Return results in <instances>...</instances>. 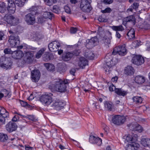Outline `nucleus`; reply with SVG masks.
Instances as JSON below:
<instances>
[{
  "instance_id": "obj_30",
  "label": "nucleus",
  "mask_w": 150,
  "mask_h": 150,
  "mask_svg": "<svg viewBox=\"0 0 150 150\" xmlns=\"http://www.w3.org/2000/svg\"><path fill=\"white\" fill-rule=\"evenodd\" d=\"M16 5L14 3L12 4H8V11L11 13H13L15 12L16 10Z\"/></svg>"
},
{
  "instance_id": "obj_22",
  "label": "nucleus",
  "mask_w": 150,
  "mask_h": 150,
  "mask_svg": "<svg viewBox=\"0 0 150 150\" xmlns=\"http://www.w3.org/2000/svg\"><path fill=\"white\" fill-rule=\"evenodd\" d=\"M125 73L128 75H132L134 73V70L132 66H128L125 68Z\"/></svg>"
},
{
  "instance_id": "obj_49",
  "label": "nucleus",
  "mask_w": 150,
  "mask_h": 150,
  "mask_svg": "<svg viewBox=\"0 0 150 150\" xmlns=\"http://www.w3.org/2000/svg\"><path fill=\"white\" fill-rule=\"evenodd\" d=\"M38 10L37 7L36 6H32L31 8H30V10L31 13H33L35 15L37 13V11Z\"/></svg>"
},
{
  "instance_id": "obj_51",
  "label": "nucleus",
  "mask_w": 150,
  "mask_h": 150,
  "mask_svg": "<svg viewBox=\"0 0 150 150\" xmlns=\"http://www.w3.org/2000/svg\"><path fill=\"white\" fill-rule=\"evenodd\" d=\"M60 11L59 8L57 6H54L53 8V12L56 13H58Z\"/></svg>"
},
{
  "instance_id": "obj_29",
  "label": "nucleus",
  "mask_w": 150,
  "mask_h": 150,
  "mask_svg": "<svg viewBox=\"0 0 150 150\" xmlns=\"http://www.w3.org/2000/svg\"><path fill=\"white\" fill-rule=\"evenodd\" d=\"M66 64L65 63H59L57 65L58 71L61 72L64 71L65 68Z\"/></svg>"
},
{
  "instance_id": "obj_33",
  "label": "nucleus",
  "mask_w": 150,
  "mask_h": 150,
  "mask_svg": "<svg viewBox=\"0 0 150 150\" xmlns=\"http://www.w3.org/2000/svg\"><path fill=\"white\" fill-rule=\"evenodd\" d=\"M85 56L88 59H92L94 57V55L90 50H88L85 53Z\"/></svg>"
},
{
  "instance_id": "obj_36",
  "label": "nucleus",
  "mask_w": 150,
  "mask_h": 150,
  "mask_svg": "<svg viewBox=\"0 0 150 150\" xmlns=\"http://www.w3.org/2000/svg\"><path fill=\"white\" fill-rule=\"evenodd\" d=\"M139 4L137 2H134L132 4L129 8L127 9L128 11L132 12L133 9L136 10L139 6Z\"/></svg>"
},
{
  "instance_id": "obj_20",
  "label": "nucleus",
  "mask_w": 150,
  "mask_h": 150,
  "mask_svg": "<svg viewBox=\"0 0 150 150\" xmlns=\"http://www.w3.org/2000/svg\"><path fill=\"white\" fill-rule=\"evenodd\" d=\"M24 55L23 52L20 50L14 51L12 53V57L15 59H21Z\"/></svg>"
},
{
  "instance_id": "obj_15",
  "label": "nucleus",
  "mask_w": 150,
  "mask_h": 150,
  "mask_svg": "<svg viewBox=\"0 0 150 150\" xmlns=\"http://www.w3.org/2000/svg\"><path fill=\"white\" fill-rule=\"evenodd\" d=\"M17 128L16 124L13 122H10L6 125V130L9 132H11L15 131Z\"/></svg>"
},
{
  "instance_id": "obj_16",
  "label": "nucleus",
  "mask_w": 150,
  "mask_h": 150,
  "mask_svg": "<svg viewBox=\"0 0 150 150\" xmlns=\"http://www.w3.org/2000/svg\"><path fill=\"white\" fill-rule=\"evenodd\" d=\"M32 80L34 82H38L40 77V73L38 70H35L31 71Z\"/></svg>"
},
{
  "instance_id": "obj_12",
  "label": "nucleus",
  "mask_w": 150,
  "mask_h": 150,
  "mask_svg": "<svg viewBox=\"0 0 150 150\" xmlns=\"http://www.w3.org/2000/svg\"><path fill=\"white\" fill-rule=\"evenodd\" d=\"M98 39L96 37H92L90 39L87 40L86 41V47L88 49H91L96 44Z\"/></svg>"
},
{
  "instance_id": "obj_9",
  "label": "nucleus",
  "mask_w": 150,
  "mask_h": 150,
  "mask_svg": "<svg viewBox=\"0 0 150 150\" xmlns=\"http://www.w3.org/2000/svg\"><path fill=\"white\" fill-rule=\"evenodd\" d=\"M126 50L124 45L116 47L114 48L112 54L115 55L118 54L120 55L124 56L127 53Z\"/></svg>"
},
{
  "instance_id": "obj_31",
  "label": "nucleus",
  "mask_w": 150,
  "mask_h": 150,
  "mask_svg": "<svg viewBox=\"0 0 150 150\" xmlns=\"http://www.w3.org/2000/svg\"><path fill=\"white\" fill-rule=\"evenodd\" d=\"M44 65L48 71H53L54 70L55 67L52 64L46 63H44Z\"/></svg>"
},
{
  "instance_id": "obj_45",
  "label": "nucleus",
  "mask_w": 150,
  "mask_h": 150,
  "mask_svg": "<svg viewBox=\"0 0 150 150\" xmlns=\"http://www.w3.org/2000/svg\"><path fill=\"white\" fill-rule=\"evenodd\" d=\"M45 3L47 5L51 6L53 3L57 2V0H44Z\"/></svg>"
},
{
  "instance_id": "obj_6",
  "label": "nucleus",
  "mask_w": 150,
  "mask_h": 150,
  "mask_svg": "<svg viewBox=\"0 0 150 150\" xmlns=\"http://www.w3.org/2000/svg\"><path fill=\"white\" fill-rule=\"evenodd\" d=\"M125 120V117L124 116L116 115L112 117V122L115 125H120L123 124Z\"/></svg>"
},
{
  "instance_id": "obj_46",
  "label": "nucleus",
  "mask_w": 150,
  "mask_h": 150,
  "mask_svg": "<svg viewBox=\"0 0 150 150\" xmlns=\"http://www.w3.org/2000/svg\"><path fill=\"white\" fill-rule=\"evenodd\" d=\"M104 44L105 45L109 47V45L110 44V40L109 38H104L103 39Z\"/></svg>"
},
{
  "instance_id": "obj_41",
  "label": "nucleus",
  "mask_w": 150,
  "mask_h": 150,
  "mask_svg": "<svg viewBox=\"0 0 150 150\" xmlns=\"http://www.w3.org/2000/svg\"><path fill=\"white\" fill-rule=\"evenodd\" d=\"M8 139V137L6 134H0V141L1 142H5Z\"/></svg>"
},
{
  "instance_id": "obj_7",
  "label": "nucleus",
  "mask_w": 150,
  "mask_h": 150,
  "mask_svg": "<svg viewBox=\"0 0 150 150\" xmlns=\"http://www.w3.org/2000/svg\"><path fill=\"white\" fill-rule=\"evenodd\" d=\"M52 95L51 93L43 94L40 97V100L43 104L46 105H49L52 102Z\"/></svg>"
},
{
  "instance_id": "obj_57",
  "label": "nucleus",
  "mask_w": 150,
  "mask_h": 150,
  "mask_svg": "<svg viewBox=\"0 0 150 150\" xmlns=\"http://www.w3.org/2000/svg\"><path fill=\"white\" fill-rule=\"evenodd\" d=\"M98 20L100 22H106L107 21V20L103 17L102 16H99Z\"/></svg>"
},
{
  "instance_id": "obj_58",
  "label": "nucleus",
  "mask_w": 150,
  "mask_h": 150,
  "mask_svg": "<svg viewBox=\"0 0 150 150\" xmlns=\"http://www.w3.org/2000/svg\"><path fill=\"white\" fill-rule=\"evenodd\" d=\"M80 52V51L79 50H77V49L75 50L72 53L73 54V55H74L75 56H78Z\"/></svg>"
},
{
  "instance_id": "obj_40",
  "label": "nucleus",
  "mask_w": 150,
  "mask_h": 150,
  "mask_svg": "<svg viewBox=\"0 0 150 150\" xmlns=\"http://www.w3.org/2000/svg\"><path fill=\"white\" fill-rule=\"evenodd\" d=\"M45 50V48H43L41 49L36 53L35 55L36 58L37 59L40 58Z\"/></svg>"
},
{
  "instance_id": "obj_61",
  "label": "nucleus",
  "mask_w": 150,
  "mask_h": 150,
  "mask_svg": "<svg viewBox=\"0 0 150 150\" xmlns=\"http://www.w3.org/2000/svg\"><path fill=\"white\" fill-rule=\"evenodd\" d=\"M4 34L3 32L0 31V41L2 40L4 38Z\"/></svg>"
},
{
  "instance_id": "obj_53",
  "label": "nucleus",
  "mask_w": 150,
  "mask_h": 150,
  "mask_svg": "<svg viewBox=\"0 0 150 150\" xmlns=\"http://www.w3.org/2000/svg\"><path fill=\"white\" fill-rule=\"evenodd\" d=\"M137 127H136L135 131H137L139 132H141L143 131V129L142 127L139 124H137Z\"/></svg>"
},
{
  "instance_id": "obj_4",
  "label": "nucleus",
  "mask_w": 150,
  "mask_h": 150,
  "mask_svg": "<svg viewBox=\"0 0 150 150\" xmlns=\"http://www.w3.org/2000/svg\"><path fill=\"white\" fill-rule=\"evenodd\" d=\"M91 2V0H81L80 5L81 10L84 12H89L92 9L90 4Z\"/></svg>"
},
{
  "instance_id": "obj_8",
  "label": "nucleus",
  "mask_w": 150,
  "mask_h": 150,
  "mask_svg": "<svg viewBox=\"0 0 150 150\" xmlns=\"http://www.w3.org/2000/svg\"><path fill=\"white\" fill-rule=\"evenodd\" d=\"M4 19L8 24H10L11 25H16L18 23V19L11 15L6 14L4 17Z\"/></svg>"
},
{
  "instance_id": "obj_37",
  "label": "nucleus",
  "mask_w": 150,
  "mask_h": 150,
  "mask_svg": "<svg viewBox=\"0 0 150 150\" xmlns=\"http://www.w3.org/2000/svg\"><path fill=\"white\" fill-rule=\"evenodd\" d=\"M43 57V60L46 62L48 61L52 58V55L49 53L45 54Z\"/></svg>"
},
{
  "instance_id": "obj_44",
  "label": "nucleus",
  "mask_w": 150,
  "mask_h": 150,
  "mask_svg": "<svg viewBox=\"0 0 150 150\" xmlns=\"http://www.w3.org/2000/svg\"><path fill=\"white\" fill-rule=\"evenodd\" d=\"M15 113L17 114V115H15L13 118L12 120L13 122H16L19 119L20 117L18 115L20 116L21 118L23 117H25L23 115H21L20 114L18 113L17 112H15Z\"/></svg>"
},
{
  "instance_id": "obj_11",
  "label": "nucleus",
  "mask_w": 150,
  "mask_h": 150,
  "mask_svg": "<svg viewBox=\"0 0 150 150\" xmlns=\"http://www.w3.org/2000/svg\"><path fill=\"white\" fill-rule=\"evenodd\" d=\"M61 46V43L58 41L55 40L50 43L48 46L49 50L52 52L57 51L58 48Z\"/></svg>"
},
{
  "instance_id": "obj_52",
  "label": "nucleus",
  "mask_w": 150,
  "mask_h": 150,
  "mask_svg": "<svg viewBox=\"0 0 150 150\" xmlns=\"http://www.w3.org/2000/svg\"><path fill=\"white\" fill-rule=\"evenodd\" d=\"M112 11L111 9L109 7H108L104 10L101 11V12L103 13H110Z\"/></svg>"
},
{
  "instance_id": "obj_39",
  "label": "nucleus",
  "mask_w": 150,
  "mask_h": 150,
  "mask_svg": "<svg viewBox=\"0 0 150 150\" xmlns=\"http://www.w3.org/2000/svg\"><path fill=\"white\" fill-rule=\"evenodd\" d=\"M149 142H150V139L145 138H143L141 141L142 144L144 147L149 146Z\"/></svg>"
},
{
  "instance_id": "obj_19",
  "label": "nucleus",
  "mask_w": 150,
  "mask_h": 150,
  "mask_svg": "<svg viewBox=\"0 0 150 150\" xmlns=\"http://www.w3.org/2000/svg\"><path fill=\"white\" fill-rule=\"evenodd\" d=\"M130 23L132 25H134L135 23V17L133 16H130L127 17L123 19V23L126 24Z\"/></svg>"
},
{
  "instance_id": "obj_54",
  "label": "nucleus",
  "mask_w": 150,
  "mask_h": 150,
  "mask_svg": "<svg viewBox=\"0 0 150 150\" xmlns=\"http://www.w3.org/2000/svg\"><path fill=\"white\" fill-rule=\"evenodd\" d=\"M46 19L44 18V17L42 16L38 18V23H42L45 22L46 21Z\"/></svg>"
},
{
  "instance_id": "obj_27",
  "label": "nucleus",
  "mask_w": 150,
  "mask_h": 150,
  "mask_svg": "<svg viewBox=\"0 0 150 150\" xmlns=\"http://www.w3.org/2000/svg\"><path fill=\"white\" fill-rule=\"evenodd\" d=\"M111 28L116 32H122L124 30V28L122 25H120L118 26H111Z\"/></svg>"
},
{
  "instance_id": "obj_28",
  "label": "nucleus",
  "mask_w": 150,
  "mask_h": 150,
  "mask_svg": "<svg viewBox=\"0 0 150 150\" xmlns=\"http://www.w3.org/2000/svg\"><path fill=\"white\" fill-rule=\"evenodd\" d=\"M135 31L134 29L131 28L127 33V38L129 39H133L135 38Z\"/></svg>"
},
{
  "instance_id": "obj_64",
  "label": "nucleus",
  "mask_w": 150,
  "mask_h": 150,
  "mask_svg": "<svg viewBox=\"0 0 150 150\" xmlns=\"http://www.w3.org/2000/svg\"><path fill=\"white\" fill-rule=\"evenodd\" d=\"M28 118L29 120L33 121H34L35 120L34 116L32 115H28Z\"/></svg>"
},
{
  "instance_id": "obj_63",
  "label": "nucleus",
  "mask_w": 150,
  "mask_h": 150,
  "mask_svg": "<svg viewBox=\"0 0 150 150\" xmlns=\"http://www.w3.org/2000/svg\"><path fill=\"white\" fill-rule=\"evenodd\" d=\"M66 13L69 14H71V13L70 8L69 6H66Z\"/></svg>"
},
{
  "instance_id": "obj_1",
  "label": "nucleus",
  "mask_w": 150,
  "mask_h": 150,
  "mask_svg": "<svg viewBox=\"0 0 150 150\" xmlns=\"http://www.w3.org/2000/svg\"><path fill=\"white\" fill-rule=\"evenodd\" d=\"M51 89L59 92H63L66 90V82L65 80H56L54 81V84H52Z\"/></svg>"
},
{
  "instance_id": "obj_60",
  "label": "nucleus",
  "mask_w": 150,
  "mask_h": 150,
  "mask_svg": "<svg viewBox=\"0 0 150 150\" xmlns=\"http://www.w3.org/2000/svg\"><path fill=\"white\" fill-rule=\"evenodd\" d=\"M113 0H104V3L105 4H110L113 2Z\"/></svg>"
},
{
  "instance_id": "obj_23",
  "label": "nucleus",
  "mask_w": 150,
  "mask_h": 150,
  "mask_svg": "<svg viewBox=\"0 0 150 150\" xmlns=\"http://www.w3.org/2000/svg\"><path fill=\"white\" fill-rule=\"evenodd\" d=\"M139 147V145L138 143H132L129 144L126 150H138Z\"/></svg>"
},
{
  "instance_id": "obj_38",
  "label": "nucleus",
  "mask_w": 150,
  "mask_h": 150,
  "mask_svg": "<svg viewBox=\"0 0 150 150\" xmlns=\"http://www.w3.org/2000/svg\"><path fill=\"white\" fill-rule=\"evenodd\" d=\"M6 10V5L4 2L0 3V13H5Z\"/></svg>"
},
{
  "instance_id": "obj_3",
  "label": "nucleus",
  "mask_w": 150,
  "mask_h": 150,
  "mask_svg": "<svg viewBox=\"0 0 150 150\" xmlns=\"http://www.w3.org/2000/svg\"><path fill=\"white\" fill-rule=\"evenodd\" d=\"M12 65V62L10 58L2 56L0 58V67L2 68L10 69Z\"/></svg>"
},
{
  "instance_id": "obj_42",
  "label": "nucleus",
  "mask_w": 150,
  "mask_h": 150,
  "mask_svg": "<svg viewBox=\"0 0 150 150\" xmlns=\"http://www.w3.org/2000/svg\"><path fill=\"white\" fill-rule=\"evenodd\" d=\"M61 103L59 102H55L52 105L54 108L57 110H59L60 108Z\"/></svg>"
},
{
  "instance_id": "obj_24",
  "label": "nucleus",
  "mask_w": 150,
  "mask_h": 150,
  "mask_svg": "<svg viewBox=\"0 0 150 150\" xmlns=\"http://www.w3.org/2000/svg\"><path fill=\"white\" fill-rule=\"evenodd\" d=\"M79 66L82 68L88 64V61L85 58L81 57L79 59V61L78 63Z\"/></svg>"
},
{
  "instance_id": "obj_59",
  "label": "nucleus",
  "mask_w": 150,
  "mask_h": 150,
  "mask_svg": "<svg viewBox=\"0 0 150 150\" xmlns=\"http://www.w3.org/2000/svg\"><path fill=\"white\" fill-rule=\"evenodd\" d=\"M78 2V1L77 0H70L69 4H71L73 6L77 3Z\"/></svg>"
},
{
  "instance_id": "obj_35",
  "label": "nucleus",
  "mask_w": 150,
  "mask_h": 150,
  "mask_svg": "<svg viewBox=\"0 0 150 150\" xmlns=\"http://www.w3.org/2000/svg\"><path fill=\"white\" fill-rule=\"evenodd\" d=\"M132 99L133 102L136 104H140L142 101V98L141 96H134Z\"/></svg>"
},
{
  "instance_id": "obj_25",
  "label": "nucleus",
  "mask_w": 150,
  "mask_h": 150,
  "mask_svg": "<svg viewBox=\"0 0 150 150\" xmlns=\"http://www.w3.org/2000/svg\"><path fill=\"white\" fill-rule=\"evenodd\" d=\"M115 93L119 96L124 97L127 95L128 92L122 88H117Z\"/></svg>"
},
{
  "instance_id": "obj_62",
  "label": "nucleus",
  "mask_w": 150,
  "mask_h": 150,
  "mask_svg": "<svg viewBox=\"0 0 150 150\" xmlns=\"http://www.w3.org/2000/svg\"><path fill=\"white\" fill-rule=\"evenodd\" d=\"M20 103L22 106L25 107L28 105V103L22 100L20 101Z\"/></svg>"
},
{
  "instance_id": "obj_10",
  "label": "nucleus",
  "mask_w": 150,
  "mask_h": 150,
  "mask_svg": "<svg viewBox=\"0 0 150 150\" xmlns=\"http://www.w3.org/2000/svg\"><path fill=\"white\" fill-rule=\"evenodd\" d=\"M24 19L28 25H33L35 22V15L33 13H29L25 16Z\"/></svg>"
},
{
  "instance_id": "obj_55",
  "label": "nucleus",
  "mask_w": 150,
  "mask_h": 150,
  "mask_svg": "<svg viewBox=\"0 0 150 150\" xmlns=\"http://www.w3.org/2000/svg\"><path fill=\"white\" fill-rule=\"evenodd\" d=\"M78 30V29L76 28L73 27H71L70 30V32L72 34L75 33Z\"/></svg>"
},
{
  "instance_id": "obj_56",
  "label": "nucleus",
  "mask_w": 150,
  "mask_h": 150,
  "mask_svg": "<svg viewBox=\"0 0 150 150\" xmlns=\"http://www.w3.org/2000/svg\"><path fill=\"white\" fill-rule=\"evenodd\" d=\"M117 88H115V86L113 84H111L109 87V90L111 91H115V90Z\"/></svg>"
},
{
  "instance_id": "obj_47",
  "label": "nucleus",
  "mask_w": 150,
  "mask_h": 150,
  "mask_svg": "<svg viewBox=\"0 0 150 150\" xmlns=\"http://www.w3.org/2000/svg\"><path fill=\"white\" fill-rule=\"evenodd\" d=\"M1 92H2V93L4 95V96L5 97H6L8 96V94L9 93V92L6 89H3L1 90Z\"/></svg>"
},
{
  "instance_id": "obj_21",
  "label": "nucleus",
  "mask_w": 150,
  "mask_h": 150,
  "mask_svg": "<svg viewBox=\"0 0 150 150\" xmlns=\"http://www.w3.org/2000/svg\"><path fill=\"white\" fill-rule=\"evenodd\" d=\"M137 136L136 134L134 135L129 134L126 137L125 141L127 142H132V143H135V142L137 140Z\"/></svg>"
},
{
  "instance_id": "obj_2",
  "label": "nucleus",
  "mask_w": 150,
  "mask_h": 150,
  "mask_svg": "<svg viewBox=\"0 0 150 150\" xmlns=\"http://www.w3.org/2000/svg\"><path fill=\"white\" fill-rule=\"evenodd\" d=\"M8 42L11 46L12 47H16L18 49H21L23 47L22 45H19L20 42L18 36L17 34L11 35L9 37Z\"/></svg>"
},
{
  "instance_id": "obj_14",
  "label": "nucleus",
  "mask_w": 150,
  "mask_h": 150,
  "mask_svg": "<svg viewBox=\"0 0 150 150\" xmlns=\"http://www.w3.org/2000/svg\"><path fill=\"white\" fill-rule=\"evenodd\" d=\"M108 54L105 57V59L106 63V66L105 67L107 69L105 70L106 72H109L111 68L115 65V64L113 62L112 59L111 58H109V60L108 59Z\"/></svg>"
},
{
  "instance_id": "obj_43",
  "label": "nucleus",
  "mask_w": 150,
  "mask_h": 150,
  "mask_svg": "<svg viewBox=\"0 0 150 150\" xmlns=\"http://www.w3.org/2000/svg\"><path fill=\"white\" fill-rule=\"evenodd\" d=\"M137 124H138L137 123H132L128 125L127 126L129 127L130 130L135 131L136 127H137Z\"/></svg>"
},
{
  "instance_id": "obj_5",
  "label": "nucleus",
  "mask_w": 150,
  "mask_h": 150,
  "mask_svg": "<svg viewBox=\"0 0 150 150\" xmlns=\"http://www.w3.org/2000/svg\"><path fill=\"white\" fill-rule=\"evenodd\" d=\"M1 109L0 110V126L4 124L6 121L8 120L9 117L8 112L2 107H1Z\"/></svg>"
},
{
  "instance_id": "obj_13",
  "label": "nucleus",
  "mask_w": 150,
  "mask_h": 150,
  "mask_svg": "<svg viewBox=\"0 0 150 150\" xmlns=\"http://www.w3.org/2000/svg\"><path fill=\"white\" fill-rule=\"evenodd\" d=\"M132 61L133 64L137 65H141L144 62V58L139 55H135L133 57Z\"/></svg>"
},
{
  "instance_id": "obj_48",
  "label": "nucleus",
  "mask_w": 150,
  "mask_h": 150,
  "mask_svg": "<svg viewBox=\"0 0 150 150\" xmlns=\"http://www.w3.org/2000/svg\"><path fill=\"white\" fill-rule=\"evenodd\" d=\"M73 56V54L72 52H68L66 53V61L70 60Z\"/></svg>"
},
{
  "instance_id": "obj_34",
  "label": "nucleus",
  "mask_w": 150,
  "mask_h": 150,
  "mask_svg": "<svg viewBox=\"0 0 150 150\" xmlns=\"http://www.w3.org/2000/svg\"><path fill=\"white\" fill-rule=\"evenodd\" d=\"M42 16L46 19L47 18L51 19L54 17V15L52 13L47 11L44 12Z\"/></svg>"
},
{
  "instance_id": "obj_50",
  "label": "nucleus",
  "mask_w": 150,
  "mask_h": 150,
  "mask_svg": "<svg viewBox=\"0 0 150 150\" xmlns=\"http://www.w3.org/2000/svg\"><path fill=\"white\" fill-rule=\"evenodd\" d=\"M13 52L10 48L8 47L5 48L4 50V52L6 54H11L12 55Z\"/></svg>"
},
{
  "instance_id": "obj_32",
  "label": "nucleus",
  "mask_w": 150,
  "mask_h": 150,
  "mask_svg": "<svg viewBox=\"0 0 150 150\" xmlns=\"http://www.w3.org/2000/svg\"><path fill=\"white\" fill-rule=\"evenodd\" d=\"M105 107L107 108L108 110L111 111L113 109V106L112 103L109 101H106L104 103Z\"/></svg>"
},
{
  "instance_id": "obj_18",
  "label": "nucleus",
  "mask_w": 150,
  "mask_h": 150,
  "mask_svg": "<svg viewBox=\"0 0 150 150\" xmlns=\"http://www.w3.org/2000/svg\"><path fill=\"white\" fill-rule=\"evenodd\" d=\"M24 60L28 63H31L32 61V58L33 56V52L29 51L25 52V54Z\"/></svg>"
},
{
  "instance_id": "obj_17",
  "label": "nucleus",
  "mask_w": 150,
  "mask_h": 150,
  "mask_svg": "<svg viewBox=\"0 0 150 150\" xmlns=\"http://www.w3.org/2000/svg\"><path fill=\"white\" fill-rule=\"evenodd\" d=\"M89 142L91 143L96 144L98 146H100L102 143L101 139L99 137H96L94 136H91L89 138Z\"/></svg>"
},
{
  "instance_id": "obj_26",
  "label": "nucleus",
  "mask_w": 150,
  "mask_h": 150,
  "mask_svg": "<svg viewBox=\"0 0 150 150\" xmlns=\"http://www.w3.org/2000/svg\"><path fill=\"white\" fill-rule=\"evenodd\" d=\"M134 79L135 82L138 84L142 83L145 81V77L142 76H137Z\"/></svg>"
}]
</instances>
